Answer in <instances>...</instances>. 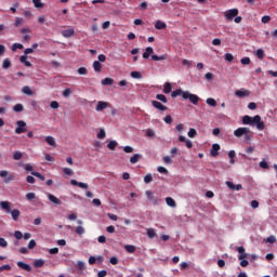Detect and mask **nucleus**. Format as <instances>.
Masks as SVG:
<instances>
[{
    "label": "nucleus",
    "instance_id": "53",
    "mask_svg": "<svg viewBox=\"0 0 277 277\" xmlns=\"http://www.w3.org/2000/svg\"><path fill=\"white\" fill-rule=\"evenodd\" d=\"M0 248H8V240L5 238H0Z\"/></svg>",
    "mask_w": 277,
    "mask_h": 277
},
{
    "label": "nucleus",
    "instance_id": "27",
    "mask_svg": "<svg viewBox=\"0 0 277 277\" xmlns=\"http://www.w3.org/2000/svg\"><path fill=\"white\" fill-rule=\"evenodd\" d=\"M170 92H172V84L170 82H166L163 87V93L170 94Z\"/></svg>",
    "mask_w": 277,
    "mask_h": 277
},
{
    "label": "nucleus",
    "instance_id": "13",
    "mask_svg": "<svg viewBox=\"0 0 277 277\" xmlns=\"http://www.w3.org/2000/svg\"><path fill=\"white\" fill-rule=\"evenodd\" d=\"M237 251L240 253L238 256L239 261H243V260L248 259V253H246V248L238 247Z\"/></svg>",
    "mask_w": 277,
    "mask_h": 277
},
{
    "label": "nucleus",
    "instance_id": "30",
    "mask_svg": "<svg viewBox=\"0 0 277 277\" xmlns=\"http://www.w3.org/2000/svg\"><path fill=\"white\" fill-rule=\"evenodd\" d=\"M206 103H207V105H210V107H216L217 106V102L213 97L207 98Z\"/></svg>",
    "mask_w": 277,
    "mask_h": 277
},
{
    "label": "nucleus",
    "instance_id": "48",
    "mask_svg": "<svg viewBox=\"0 0 277 277\" xmlns=\"http://www.w3.org/2000/svg\"><path fill=\"white\" fill-rule=\"evenodd\" d=\"M25 22L23 17H16L15 18V27H21V25Z\"/></svg>",
    "mask_w": 277,
    "mask_h": 277
},
{
    "label": "nucleus",
    "instance_id": "44",
    "mask_svg": "<svg viewBox=\"0 0 277 277\" xmlns=\"http://www.w3.org/2000/svg\"><path fill=\"white\" fill-rule=\"evenodd\" d=\"M77 235H85V228L83 226L76 227Z\"/></svg>",
    "mask_w": 277,
    "mask_h": 277
},
{
    "label": "nucleus",
    "instance_id": "38",
    "mask_svg": "<svg viewBox=\"0 0 277 277\" xmlns=\"http://www.w3.org/2000/svg\"><path fill=\"white\" fill-rule=\"evenodd\" d=\"M157 101H161V103H168V97L163 94H157L156 95Z\"/></svg>",
    "mask_w": 277,
    "mask_h": 277
},
{
    "label": "nucleus",
    "instance_id": "18",
    "mask_svg": "<svg viewBox=\"0 0 277 277\" xmlns=\"http://www.w3.org/2000/svg\"><path fill=\"white\" fill-rule=\"evenodd\" d=\"M17 267L21 269H25V272H29L31 269V266L29 264H26L25 262H17Z\"/></svg>",
    "mask_w": 277,
    "mask_h": 277
},
{
    "label": "nucleus",
    "instance_id": "50",
    "mask_svg": "<svg viewBox=\"0 0 277 277\" xmlns=\"http://www.w3.org/2000/svg\"><path fill=\"white\" fill-rule=\"evenodd\" d=\"M32 176H37V179H40V181H44V175H42L40 172L32 171Z\"/></svg>",
    "mask_w": 277,
    "mask_h": 277
},
{
    "label": "nucleus",
    "instance_id": "33",
    "mask_svg": "<svg viewBox=\"0 0 277 277\" xmlns=\"http://www.w3.org/2000/svg\"><path fill=\"white\" fill-rule=\"evenodd\" d=\"M116 146H118V142L116 141H110L108 144H107V148L109 150H116Z\"/></svg>",
    "mask_w": 277,
    "mask_h": 277
},
{
    "label": "nucleus",
    "instance_id": "34",
    "mask_svg": "<svg viewBox=\"0 0 277 277\" xmlns=\"http://www.w3.org/2000/svg\"><path fill=\"white\" fill-rule=\"evenodd\" d=\"M156 29H166L167 25L166 23L161 22V21H157L155 24Z\"/></svg>",
    "mask_w": 277,
    "mask_h": 277
},
{
    "label": "nucleus",
    "instance_id": "7",
    "mask_svg": "<svg viewBox=\"0 0 277 277\" xmlns=\"http://www.w3.org/2000/svg\"><path fill=\"white\" fill-rule=\"evenodd\" d=\"M247 133H250V128H238L234 131L235 137H243Z\"/></svg>",
    "mask_w": 277,
    "mask_h": 277
},
{
    "label": "nucleus",
    "instance_id": "20",
    "mask_svg": "<svg viewBox=\"0 0 277 277\" xmlns=\"http://www.w3.org/2000/svg\"><path fill=\"white\" fill-rule=\"evenodd\" d=\"M151 60L154 62H163V60H168V54H163L161 56L151 55Z\"/></svg>",
    "mask_w": 277,
    "mask_h": 277
},
{
    "label": "nucleus",
    "instance_id": "4",
    "mask_svg": "<svg viewBox=\"0 0 277 277\" xmlns=\"http://www.w3.org/2000/svg\"><path fill=\"white\" fill-rule=\"evenodd\" d=\"M16 126H17L15 129L16 135H21V133H27V122L23 120H18L16 121Z\"/></svg>",
    "mask_w": 277,
    "mask_h": 277
},
{
    "label": "nucleus",
    "instance_id": "25",
    "mask_svg": "<svg viewBox=\"0 0 277 277\" xmlns=\"http://www.w3.org/2000/svg\"><path fill=\"white\" fill-rule=\"evenodd\" d=\"M166 202L168 207H172V208L176 207V201L172 197H167Z\"/></svg>",
    "mask_w": 277,
    "mask_h": 277
},
{
    "label": "nucleus",
    "instance_id": "21",
    "mask_svg": "<svg viewBox=\"0 0 277 277\" xmlns=\"http://www.w3.org/2000/svg\"><path fill=\"white\" fill-rule=\"evenodd\" d=\"M45 142L47 144H49V146H57V143L55 142V137L53 136H47L45 137Z\"/></svg>",
    "mask_w": 277,
    "mask_h": 277
},
{
    "label": "nucleus",
    "instance_id": "43",
    "mask_svg": "<svg viewBox=\"0 0 277 277\" xmlns=\"http://www.w3.org/2000/svg\"><path fill=\"white\" fill-rule=\"evenodd\" d=\"M13 159L15 161H19V159H23V153L21 151H15L14 155H13Z\"/></svg>",
    "mask_w": 277,
    "mask_h": 277
},
{
    "label": "nucleus",
    "instance_id": "35",
    "mask_svg": "<svg viewBox=\"0 0 277 277\" xmlns=\"http://www.w3.org/2000/svg\"><path fill=\"white\" fill-rule=\"evenodd\" d=\"M10 66H12V62H10V58H5L2 63V68H4V70H8Z\"/></svg>",
    "mask_w": 277,
    "mask_h": 277
},
{
    "label": "nucleus",
    "instance_id": "64",
    "mask_svg": "<svg viewBox=\"0 0 277 277\" xmlns=\"http://www.w3.org/2000/svg\"><path fill=\"white\" fill-rule=\"evenodd\" d=\"M123 150L126 151V153H133V147H131V146H126V147H123Z\"/></svg>",
    "mask_w": 277,
    "mask_h": 277
},
{
    "label": "nucleus",
    "instance_id": "46",
    "mask_svg": "<svg viewBox=\"0 0 277 277\" xmlns=\"http://www.w3.org/2000/svg\"><path fill=\"white\" fill-rule=\"evenodd\" d=\"M64 174H66L67 176H72V174H75V172L72 171V169L70 168H64L63 169Z\"/></svg>",
    "mask_w": 277,
    "mask_h": 277
},
{
    "label": "nucleus",
    "instance_id": "55",
    "mask_svg": "<svg viewBox=\"0 0 277 277\" xmlns=\"http://www.w3.org/2000/svg\"><path fill=\"white\" fill-rule=\"evenodd\" d=\"M17 49L23 50V44L21 43H14L12 45V51H16Z\"/></svg>",
    "mask_w": 277,
    "mask_h": 277
},
{
    "label": "nucleus",
    "instance_id": "41",
    "mask_svg": "<svg viewBox=\"0 0 277 277\" xmlns=\"http://www.w3.org/2000/svg\"><path fill=\"white\" fill-rule=\"evenodd\" d=\"M256 57H259V60H263V57H265V51H263V49L256 50Z\"/></svg>",
    "mask_w": 277,
    "mask_h": 277
},
{
    "label": "nucleus",
    "instance_id": "5",
    "mask_svg": "<svg viewBox=\"0 0 277 277\" xmlns=\"http://www.w3.org/2000/svg\"><path fill=\"white\" fill-rule=\"evenodd\" d=\"M0 179H4V183L9 184L14 181L15 176L12 173L10 174L8 170H2L0 171Z\"/></svg>",
    "mask_w": 277,
    "mask_h": 277
},
{
    "label": "nucleus",
    "instance_id": "37",
    "mask_svg": "<svg viewBox=\"0 0 277 277\" xmlns=\"http://www.w3.org/2000/svg\"><path fill=\"white\" fill-rule=\"evenodd\" d=\"M32 3L35 8H38V9L44 8V3H42V0H32Z\"/></svg>",
    "mask_w": 277,
    "mask_h": 277
},
{
    "label": "nucleus",
    "instance_id": "12",
    "mask_svg": "<svg viewBox=\"0 0 277 277\" xmlns=\"http://www.w3.org/2000/svg\"><path fill=\"white\" fill-rule=\"evenodd\" d=\"M153 107H155L156 109H159V111H166L168 109L167 106H164L163 104H161V102H157V101H153L151 102Z\"/></svg>",
    "mask_w": 277,
    "mask_h": 277
},
{
    "label": "nucleus",
    "instance_id": "17",
    "mask_svg": "<svg viewBox=\"0 0 277 277\" xmlns=\"http://www.w3.org/2000/svg\"><path fill=\"white\" fill-rule=\"evenodd\" d=\"M48 198L50 202H53V205H62V200H60V198L55 197L54 195L48 194Z\"/></svg>",
    "mask_w": 277,
    "mask_h": 277
},
{
    "label": "nucleus",
    "instance_id": "8",
    "mask_svg": "<svg viewBox=\"0 0 277 277\" xmlns=\"http://www.w3.org/2000/svg\"><path fill=\"white\" fill-rule=\"evenodd\" d=\"M235 96L238 98H246V96H250V90L240 89L235 92Z\"/></svg>",
    "mask_w": 277,
    "mask_h": 277
},
{
    "label": "nucleus",
    "instance_id": "63",
    "mask_svg": "<svg viewBox=\"0 0 277 277\" xmlns=\"http://www.w3.org/2000/svg\"><path fill=\"white\" fill-rule=\"evenodd\" d=\"M245 140H246V142H252V140H253L252 134H250V132L245 134Z\"/></svg>",
    "mask_w": 277,
    "mask_h": 277
},
{
    "label": "nucleus",
    "instance_id": "59",
    "mask_svg": "<svg viewBox=\"0 0 277 277\" xmlns=\"http://www.w3.org/2000/svg\"><path fill=\"white\" fill-rule=\"evenodd\" d=\"M26 198H27V200H35V198H36V193H28V194L26 195Z\"/></svg>",
    "mask_w": 277,
    "mask_h": 277
},
{
    "label": "nucleus",
    "instance_id": "22",
    "mask_svg": "<svg viewBox=\"0 0 277 277\" xmlns=\"http://www.w3.org/2000/svg\"><path fill=\"white\" fill-rule=\"evenodd\" d=\"M93 68L95 70V72H101V70H103V65H101V62L94 61L93 62Z\"/></svg>",
    "mask_w": 277,
    "mask_h": 277
},
{
    "label": "nucleus",
    "instance_id": "29",
    "mask_svg": "<svg viewBox=\"0 0 277 277\" xmlns=\"http://www.w3.org/2000/svg\"><path fill=\"white\" fill-rule=\"evenodd\" d=\"M124 250H126L127 252H129L130 254H133V253L135 252L136 248H135V246H133V245H126V246H124Z\"/></svg>",
    "mask_w": 277,
    "mask_h": 277
},
{
    "label": "nucleus",
    "instance_id": "23",
    "mask_svg": "<svg viewBox=\"0 0 277 277\" xmlns=\"http://www.w3.org/2000/svg\"><path fill=\"white\" fill-rule=\"evenodd\" d=\"M22 92L23 94H27V96H34V91L27 85L23 87Z\"/></svg>",
    "mask_w": 277,
    "mask_h": 277
},
{
    "label": "nucleus",
    "instance_id": "40",
    "mask_svg": "<svg viewBox=\"0 0 277 277\" xmlns=\"http://www.w3.org/2000/svg\"><path fill=\"white\" fill-rule=\"evenodd\" d=\"M44 265V260L39 259L34 262L35 267H42Z\"/></svg>",
    "mask_w": 277,
    "mask_h": 277
},
{
    "label": "nucleus",
    "instance_id": "62",
    "mask_svg": "<svg viewBox=\"0 0 277 277\" xmlns=\"http://www.w3.org/2000/svg\"><path fill=\"white\" fill-rule=\"evenodd\" d=\"M14 237L17 239H23V233L21 230H15Z\"/></svg>",
    "mask_w": 277,
    "mask_h": 277
},
{
    "label": "nucleus",
    "instance_id": "1",
    "mask_svg": "<svg viewBox=\"0 0 277 277\" xmlns=\"http://www.w3.org/2000/svg\"><path fill=\"white\" fill-rule=\"evenodd\" d=\"M242 124H250V127H256L258 131H263V129H265V122L261 120V116L259 115L254 117L246 115L242 118Z\"/></svg>",
    "mask_w": 277,
    "mask_h": 277
},
{
    "label": "nucleus",
    "instance_id": "45",
    "mask_svg": "<svg viewBox=\"0 0 277 277\" xmlns=\"http://www.w3.org/2000/svg\"><path fill=\"white\" fill-rule=\"evenodd\" d=\"M130 75L132 79H142V74L140 71H132Z\"/></svg>",
    "mask_w": 277,
    "mask_h": 277
},
{
    "label": "nucleus",
    "instance_id": "58",
    "mask_svg": "<svg viewBox=\"0 0 277 277\" xmlns=\"http://www.w3.org/2000/svg\"><path fill=\"white\" fill-rule=\"evenodd\" d=\"M272 21V17H269V15H264L262 17V23H264V25H266V23H269Z\"/></svg>",
    "mask_w": 277,
    "mask_h": 277
},
{
    "label": "nucleus",
    "instance_id": "28",
    "mask_svg": "<svg viewBox=\"0 0 277 277\" xmlns=\"http://www.w3.org/2000/svg\"><path fill=\"white\" fill-rule=\"evenodd\" d=\"M19 62H22V64H24L28 68L31 67V63L29 61H27V55L21 56Z\"/></svg>",
    "mask_w": 277,
    "mask_h": 277
},
{
    "label": "nucleus",
    "instance_id": "56",
    "mask_svg": "<svg viewBox=\"0 0 277 277\" xmlns=\"http://www.w3.org/2000/svg\"><path fill=\"white\" fill-rule=\"evenodd\" d=\"M225 60H226V62H233V60H235V56H233V54H230V53H226Z\"/></svg>",
    "mask_w": 277,
    "mask_h": 277
},
{
    "label": "nucleus",
    "instance_id": "6",
    "mask_svg": "<svg viewBox=\"0 0 277 277\" xmlns=\"http://www.w3.org/2000/svg\"><path fill=\"white\" fill-rule=\"evenodd\" d=\"M224 16L226 21H233V18L239 16V10L238 9H230L224 12Z\"/></svg>",
    "mask_w": 277,
    "mask_h": 277
},
{
    "label": "nucleus",
    "instance_id": "36",
    "mask_svg": "<svg viewBox=\"0 0 277 277\" xmlns=\"http://www.w3.org/2000/svg\"><path fill=\"white\" fill-rule=\"evenodd\" d=\"M145 195L148 198V200H150V202L155 201V194L151 190H146Z\"/></svg>",
    "mask_w": 277,
    "mask_h": 277
},
{
    "label": "nucleus",
    "instance_id": "42",
    "mask_svg": "<svg viewBox=\"0 0 277 277\" xmlns=\"http://www.w3.org/2000/svg\"><path fill=\"white\" fill-rule=\"evenodd\" d=\"M196 135H198V132L196 131V129L194 128H190L189 131H188V137H196Z\"/></svg>",
    "mask_w": 277,
    "mask_h": 277
},
{
    "label": "nucleus",
    "instance_id": "39",
    "mask_svg": "<svg viewBox=\"0 0 277 277\" xmlns=\"http://www.w3.org/2000/svg\"><path fill=\"white\" fill-rule=\"evenodd\" d=\"M105 129H101L100 132L97 133V140H105L106 137Z\"/></svg>",
    "mask_w": 277,
    "mask_h": 277
},
{
    "label": "nucleus",
    "instance_id": "32",
    "mask_svg": "<svg viewBox=\"0 0 277 277\" xmlns=\"http://www.w3.org/2000/svg\"><path fill=\"white\" fill-rule=\"evenodd\" d=\"M25 109V107L23 106V104H16L13 107V111H15L16 114H21V111H23Z\"/></svg>",
    "mask_w": 277,
    "mask_h": 277
},
{
    "label": "nucleus",
    "instance_id": "11",
    "mask_svg": "<svg viewBox=\"0 0 277 277\" xmlns=\"http://www.w3.org/2000/svg\"><path fill=\"white\" fill-rule=\"evenodd\" d=\"M107 107H109L108 102L100 101V102H97V105L95 107V111H103L104 109H107Z\"/></svg>",
    "mask_w": 277,
    "mask_h": 277
},
{
    "label": "nucleus",
    "instance_id": "47",
    "mask_svg": "<svg viewBox=\"0 0 277 277\" xmlns=\"http://www.w3.org/2000/svg\"><path fill=\"white\" fill-rule=\"evenodd\" d=\"M155 135H156L155 130L153 129L146 130V137H155Z\"/></svg>",
    "mask_w": 277,
    "mask_h": 277
},
{
    "label": "nucleus",
    "instance_id": "54",
    "mask_svg": "<svg viewBox=\"0 0 277 277\" xmlns=\"http://www.w3.org/2000/svg\"><path fill=\"white\" fill-rule=\"evenodd\" d=\"M265 241L267 243H276V236H269Z\"/></svg>",
    "mask_w": 277,
    "mask_h": 277
},
{
    "label": "nucleus",
    "instance_id": "3",
    "mask_svg": "<svg viewBox=\"0 0 277 277\" xmlns=\"http://www.w3.org/2000/svg\"><path fill=\"white\" fill-rule=\"evenodd\" d=\"M183 98L184 101H190L193 105H197L198 102L200 101V97L196 94L190 93L189 91H185L183 93Z\"/></svg>",
    "mask_w": 277,
    "mask_h": 277
},
{
    "label": "nucleus",
    "instance_id": "10",
    "mask_svg": "<svg viewBox=\"0 0 277 277\" xmlns=\"http://www.w3.org/2000/svg\"><path fill=\"white\" fill-rule=\"evenodd\" d=\"M70 185H74L75 187H80V189L90 188V185H88V183L78 182L77 180H71Z\"/></svg>",
    "mask_w": 277,
    "mask_h": 277
},
{
    "label": "nucleus",
    "instance_id": "49",
    "mask_svg": "<svg viewBox=\"0 0 277 277\" xmlns=\"http://www.w3.org/2000/svg\"><path fill=\"white\" fill-rule=\"evenodd\" d=\"M250 57H242L241 60H240V63L243 65V66H248V65H250Z\"/></svg>",
    "mask_w": 277,
    "mask_h": 277
},
{
    "label": "nucleus",
    "instance_id": "16",
    "mask_svg": "<svg viewBox=\"0 0 277 277\" xmlns=\"http://www.w3.org/2000/svg\"><path fill=\"white\" fill-rule=\"evenodd\" d=\"M155 53V50L151 47L146 48L145 52L143 53V58L148 60Z\"/></svg>",
    "mask_w": 277,
    "mask_h": 277
},
{
    "label": "nucleus",
    "instance_id": "31",
    "mask_svg": "<svg viewBox=\"0 0 277 277\" xmlns=\"http://www.w3.org/2000/svg\"><path fill=\"white\" fill-rule=\"evenodd\" d=\"M102 85H114V79L113 78H105L102 80Z\"/></svg>",
    "mask_w": 277,
    "mask_h": 277
},
{
    "label": "nucleus",
    "instance_id": "51",
    "mask_svg": "<svg viewBox=\"0 0 277 277\" xmlns=\"http://www.w3.org/2000/svg\"><path fill=\"white\" fill-rule=\"evenodd\" d=\"M70 94H72V90H70V89H65V90L63 91V96H64L65 98H68V96H70Z\"/></svg>",
    "mask_w": 277,
    "mask_h": 277
},
{
    "label": "nucleus",
    "instance_id": "14",
    "mask_svg": "<svg viewBox=\"0 0 277 277\" xmlns=\"http://www.w3.org/2000/svg\"><path fill=\"white\" fill-rule=\"evenodd\" d=\"M62 36L64 38H72V36H75V29L72 28H68L62 31Z\"/></svg>",
    "mask_w": 277,
    "mask_h": 277
},
{
    "label": "nucleus",
    "instance_id": "15",
    "mask_svg": "<svg viewBox=\"0 0 277 277\" xmlns=\"http://www.w3.org/2000/svg\"><path fill=\"white\" fill-rule=\"evenodd\" d=\"M210 155H211L212 157H217V155H220V144H213V145H212Z\"/></svg>",
    "mask_w": 277,
    "mask_h": 277
},
{
    "label": "nucleus",
    "instance_id": "24",
    "mask_svg": "<svg viewBox=\"0 0 277 277\" xmlns=\"http://www.w3.org/2000/svg\"><path fill=\"white\" fill-rule=\"evenodd\" d=\"M147 237H149V239H155V237H157L155 228H147Z\"/></svg>",
    "mask_w": 277,
    "mask_h": 277
},
{
    "label": "nucleus",
    "instance_id": "19",
    "mask_svg": "<svg viewBox=\"0 0 277 277\" xmlns=\"http://www.w3.org/2000/svg\"><path fill=\"white\" fill-rule=\"evenodd\" d=\"M183 94H185V91H183V89H177L171 93V96L172 98H176V96H182L183 98Z\"/></svg>",
    "mask_w": 277,
    "mask_h": 277
},
{
    "label": "nucleus",
    "instance_id": "60",
    "mask_svg": "<svg viewBox=\"0 0 277 277\" xmlns=\"http://www.w3.org/2000/svg\"><path fill=\"white\" fill-rule=\"evenodd\" d=\"M36 248V240H30L28 243V250H34Z\"/></svg>",
    "mask_w": 277,
    "mask_h": 277
},
{
    "label": "nucleus",
    "instance_id": "2",
    "mask_svg": "<svg viewBox=\"0 0 277 277\" xmlns=\"http://www.w3.org/2000/svg\"><path fill=\"white\" fill-rule=\"evenodd\" d=\"M0 209H2V211H5V213H11L14 222H18V217H21V211L18 209L12 210V202L0 201Z\"/></svg>",
    "mask_w": 277,
    "mask_h": 277
},
{
    "label": "nucleus",
    "instance_id": "26",
    "mask_svg": "<svg viewBox=\"0 0 277 277\" xmlns=\"http://www.w3.org/2000/svg\"><path fill=\"white\" fill-rule=\"evenodd\" d=\"M140 159H142V155L135 154L133 157L130 158V163L135 164L137 163V161H140Z\"/></svg>",
    "mask_w": 277,
    "mask_h": 277
},
{
    "label": "nucleus",
    "instance_id": "57",
    "mask_svg": "<svg viewBox=\"0 0 277 277\" xmlns=\"http://www.w3.org/2000/svg\"><path fill=\"white\" fill-rule=\"evenodd\" d=\"M245 153H247V155H252V153H254V146H249L245 149Z\"/></svg>",
    "mask_w": 277,
    "mask_h": 277
},
{
    "label": "nucleus",
    "instance_id": "61",
    "mask_svg": "<svg viewBox=\"0 0 277 277\" xmlns=\"http://www.w3.org/2000/svg\"><path fill=\"white\" fill-rule=\"evenodd\" d=\"M78 72H79L80 75H88V68H85V67H80V68L78 69Z\"/></svg>",
    "mask_w": 277,
    "mask_h": 277
},
{
    "label": "nucleus",
    "instance_id": "9",
    "mask_svg": "<svg viewBox=\"0 0 277 277\" xmlns=\"http://www.w3.org/2000/svg\"><path fill=\"white\" fill-rule=\"evenodd\" d=\"M225 185L232 189V192H240V189H243V186L241 184L235 185L233 182L227 181L225 182Z\"/></svg>",
    "mask_w": 277,
    "mask_h": 277
},
{
    "label": "nucleus",
    "instance_id": "52",
    "mask_svg": "<svg viewBox=\"0 0 277 277\" xmlns=\"http://www.w3.org/2000/svg\"><path fill=\"white\" fill-rule=\"evenodd\" d=\"M144 183H153V174L145 175Z\"/></svg>",
    "mask_w": 277,
    "mask_h": 277
}]
</instances>
